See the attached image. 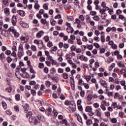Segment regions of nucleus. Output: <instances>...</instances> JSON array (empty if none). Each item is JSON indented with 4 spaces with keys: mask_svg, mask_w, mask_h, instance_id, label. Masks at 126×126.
Here are the masks:
<instances>
[{
    "mask_svg": "<svg viewBox=\"0 0 126 126\" xmlns=\"http://www.w3.org/2000/svg\"><path fill=\"white\" fill-rule=\"evenodd\" d=\"M64 8L65 10H67V9H70V8H71V6H70V5L69 4L65 5Z\"/></svg>",
    "mask_w": 126,
    "mask_h": 126,
    "instance_id": "obj_54",
    "label": "nucleus"
},
{
    "mask_svg": "<svg viewBox=\"0 0 126 126\" xmlns=\"http://www.w3.org/2000/svg\"><path fill=\"white\" fill-rule=\"evenodd\" d=\"M53 46V42L52 41H49L48 43H47V46L49 48H52V46Z\"/></svg>",
    "mask_w": 126,
    "mask_h": 126,
    "instance_id": "obj_63",
    "label": "nucleus"
},
{
    "mask_svg": "<svg viewBox=\"0 0 126 126\" xmlns=\"http://www.w3.org/2000/svg\"><path fill=\"white\" fill-rule=\"evenodd\" d=\"M2 106L3 108V109H4V110L7 109V105L6 104V103H5V102H4V101L2 102Z\"/></svg>",
    "mask_w": 126,
    "mask_h": 126,
    "instance_id": "obj_45",
    "label": "nucleus"
},
{
    "mask_svg": "<svg viewBox=\"0 0 126 126\" xmlns=\"http://www.w3.org/2000/svg\"><path fill=\"white\" fill-rule=\"evenodd\" d=\"M45 118L43 116L38 115L37 117L30 116L29 121L30 123H33L34 125H38L41 121H44Z\"/></svg>",
    "mask_w": 126,
    "mask_h": 126,
    "instance_id": "obj_2",
    "label": "nucleus"
},
{
    "mask_svg": "<svg viewBox=\"0 0 126 126\" xmlns=\"http://www.w3.org/2000/svg\"><path fill=\"white\" fill-rule=\"evenodd\" d=\"M38 67H39V68H44V63H38Z\"/></svg>",
    "mask_w": 126,
    "mask_h": 126,
    "instance_id": "obj_64",
    "label": "nucleus"
},
{
    "mask_svg": "<svg viewBox=\"0 0 126 126\" xmlns=\"http://www.w3.org/2000/svg\"><path fill=\"white\" fill-rule=\"evenodd\" d=\"M66 31L67 33H73V28L71 27H69L67 28Z\"/></svg>",
    "mask_w": 126,
    "mask_h": 126,
    "instance_id": "obj_19",
    "label": "nucleus"
},
{
    "mask_svg": "<svg viewBox=\"0 0 126 126\" xmlns=\"http://www.w3.org/2000/svg\"><path fill=\"white\" fill-rule=\"evenodd\" d=\"M85 111L88 113H90L93 111V109H92V107H91V106H88L86 107Z\"/></svg>",
    "mask_w": 126,
    "mask_h": 126,
    "instance_id": "obj_14",
    "label": "nucleus"
},
{
    "mask_svg": "<svg viewBox=\"0 0 126 126\" xmlns=\"http://www.w3.org/2000/svg\"><path fill=\"white\" fill-rule=\"evenodd\" d=\"M24 108L25 113H27L28 112V110H29V105L28 104H26L24 106Z\"/></svg>",
    "mask_w": 126,
    "mask_h": 126,
    "instance_id": "obj_37",
    "label": "nucleus"
},
{
    "mask_svg": "<svg viewBox=\"0 0 126 126\" xmlns=\"http://www.w3.org/2000/svg\"><path fill=\"white\" fill-rule=\"evenodd\" d=\"M80 96L81 97H84L85 96V92L84 91L81 90L80 92Z\"/></svg>",
    "mask_w": 126,
    "mask_h": 126,
    "instance_id": "obj_58",
    "label": "nucleus"
},
{
    "mask_svg": "<svg viewBox=\"0 0 126 126\" xmlns=\"http://www.w3.org/2000/svg\"><path fill=\"white\" fill-rule=\"evenodd\" d=\"M23 52H22V51H19L18 52L17 56L20 59H21V57H22V56H23Z\"/></svg>",
    "mask_w": 126,
    "mask_h": 126,
    "instance_id": "obj_50",
    "label": "nucleus"
},
{
    "mask_svg": "<svg viewBox=\"0 0 126 126\" xmlns=\"http://www.w3.org/2000/svg\"><path fill=\"white\" fill-rule=\"evenodd\" d=\"M75 117L76 118H77V120L78 121V122L79 123H81V124H83V122H82V118H81V116H80V115H79L77 113H75Z\"/></svg>",
    "mask_w": 126,
    "mask_h": 126,
    "instance_id": "obj_11",
    "label": "nucleus"
},
{
    "mask_svg": "<svg viewBox=\"0 0 126 126\" xmlns=\"http://www.w3.org/2000/svg\"><path fill=\"white\" fill-rule=\"evenodd\" d=\"M56 71H57V70H56V68H55V67H52L50 70V73L51 74H54V73H55Z\"/></svg>",
    "mask_w": 126,
    "mask_h": 126,
    "instance_id": "obj_47",
    "label": "nucleus"
},
{
    "mask_svg": "<svg viewBox=\"0 0 126 126\" xmlns=\"http://www.w3.org/2000/svg\"><path fill=\"white\" fill-rule=\"evenodd\" d=\"M90 14L92 15V16H94V15H96L97 14V12L95 11H91L90 12Z\"/></svg>",
    "mask_w": 126,
    "mask_h": 126,
    "instance_id": "obj_56",
    "label": "nucleus"
},
{
    "mask_svg": "<svg viewBox=\"0 0 126 126\" xmlns=\"http://www.w3.org/2000/svg\"><path fill=\"white\" fill-rule=\"evenodd\" d=\"M4 60H5V55L3 53H1L0 54V60L2 62Z\"/></svg>",
    "mask_w": 126,
    "mask_h": 126,
    "instance_id": "obj_20",
    "label": "nucleus"
},
{
    "mask_svg": "<svg viewBox=\"0 0 126 126\" xmlns=\"http://www.w3.org/2000/svg\"><path fill=\"white\" fill-rule=\"evenodd\" d=\"M100 31H99V30H96L95 31H94V35H95L96 36H99L100 35Z\"/></svg>",
    "mask_w": 126,
    "mask_h": 126,
    "instance_id": "obj_60",
    "label": "nucleus"
},
{
    "mask_svg": "<svg viewBox=\"0 0 126 126\" xmlns=\"http://www.w3.org/2000/svg\"><path fill=\"white\" fill-rule=\"evenodd\" d=\"M82 40L83 42H87L88 41V38H87V37H86V36H84L82 37Z\"/></svg>",
    "mask_w": 126,
    "mask_h": 126,
    "instance_id": "obj_61",
    "label": "nucleus"
},
{
    "mask_svg": "<svg viewBox=\"0 0 126 126\" xmlns=\"http://www.w3.org/2000/svg\"><path fill=\"white\" fill-rule=\"evenodd\" d=\"M6 61L7 63H11V62H12V59H11L10 57H8L6 58Z\"/></svg>",
    "mask_w": 126,
    "mask_h": 126,
    "instance_id": "obj_57",
    "label": "nucleus"
},
{
    "mask_svg": "<svg viewBox=\"0 0 126 126\" xmlns=\"http://www.w3.org/2000/svg\"><path fill=\"white\" fill-rule=\"evenodd\" d=\"M4 13L6 16H9L10 15V9L8 7H6L3 10Z\"/></svg>",
    "mask_w": 126,
    "mask_h": 126,
    "instance_id": "obj_7",
    "label": "nucleus"
},
{
    "mask_svg": "<svg viewBox=\"0 0 126 126\" xmlns=\"http://www.w3.org/2000/svg\"><path fill=\"white\" fill-rule=\"evenodd\" d=\"M63 76L64 79H67V78H68V74L66 73H63Z\"/></svg>",
    "mask_w": 126,
    "mask_h": 126,
    "instance_id": "obj_53",
    "label": "nucleus"
},
{
    "mask_svg": "<svg viewBox=\"0 0 126 126\" xmlns=\"http://www.w3.org/2000/svg\"><path fill=\"white\" fill-rule=\"evenodd\" d=\"M51 53H56L57 51H58V47L57 46H54L53 47L51 48L50 50Z\"/></svg>",
    "mask_w": 126,
    "mask_h": 126,
    "instance_id": "obj_22",
    "label": "nucleus"
},
{
    "mask_svg": "<svg viewBox=\"0 0 126 126\" xmlns=\"http://www.w3.org/2000/svg\"><path fill=\"white\" fill-rule=\"evenodd\" d=\"M101 104L105 106H110V103L109 102H107V101L103 100L101 102Z\"/></svg>",
    "mask_w": 126,
    "mask_h": 126,
    "instance_id": "obj_29",
    "label": "nucleus"
},
{
    "mask_svg": "<svg viewBox=\"0 0 126 126\" xmlns=\"http://www.w3.org/2000/svg\"><path fill=\"white\" fill-rule=\"evenodd\" d=\"M43 35H44V32L40 31L36 34V38H41Z\"/></svg>",
    "mask_w": 126,
    "mask_h": 126,
    "instance_id": "obj_18",
    "label": "nucleus"
},
{
    "mask_svg": "<svg viewBox=\"0 0 126 126\" xmlns=\"http://www.w3.org/2000/svg\"><path fill=\"white\" fill-rule=\"evenodd\" d=\"M45 56H46V57H47V60H48V59H49V58H50V57H52V56H50V52H49V51H45Z\"/></svg>",
    "mask_w": 126,
    "mask_h": 126,
    "instance_id": "obj_51",
    "label": "nucleus"
},
{
    "mask_svg": "<svg viewBox=\"0 0 126 126\" xmlns=\"http://www.w3.org/2000/svg\"><path fill=\"white\" fill-rule=\"evenodd\" d=\"M46 114L47 116H50L51 114H52V108H51V107L48 108L47 110L46 111Z\"/></svg>",
    "mask_w": 126,
    "mask_h": 126,
    "instance_id": "obj_21",
    "label": "nucleus"
},
{
    "mask_svg": "<svg viewBox=\"0 0 126 126\" xmlns=\"http://www.w3.org/2000/svg\"><path fill=\"white\" fill-rule=\"evenodd\" d=\"M95 113L96 117H98V118L102 117V112H101V109L100 108L96 109L95 110Z\"/></svg>",
    "mask_w": 126,
    "mask_h": 126,
    "instance_id": "obj_9",
    "label": "nucleus"
},
{
    "mask_svg": "<svg viewBox=\"0 0 126 126\" xmlns=\"http://www.w3.org/2000/svg\"><path fill=\"white\" fill-rule=\"evenodd\" d=\"M98 31H103L104 30V25H99L97 26Z\"/></svg>",
    "mask_w": 126,
    "mask_h": 126,
    "instance_id": "obj_34",
    "label": "nucleus"
},
{
    "mask_svg": "<svg viewBox=\"0 0 126 126\" xmlns=\"http://www.w3.org/2000/svg\"><path fill=\"white\" fill-rule=\"evenodd\" d=\"M2 2L3 5H7L9 2V0H2Z\"/></svg>",
    "mask_w": 126,
    "mask_h": 126,
    "instance_id": "obj_39",
    "label": "nucleus"
},
{
    "mask_svg": "<svg viewBox=\"0 0 126 126\" xmlns=\"http://www.w3.org/2000/svg\"><path fill=\"white\" fill-rule=\"evenodd\" d=\"M69 108L72 112H74V111H75V104L73 102L69 105Z\"/></svg>",
    "mask_w": 126,
    "mask_h": 126,
    "instance_id": "obj_13",
    "label": "nucleus"
},
{
    "mask_svg": "<svg viewBox=\"0 0 126 126\" xmlns=\"http://www.w3.org/2000/svg\"><path fill=\"white\" fill-rule=\"evenodd\" d=\"M113 53L114 56H116L117 57L120 54V51H119V50H116L113 52Z\"/></svg>",
    "mask_w": 126,
    "mask_h": 126,
    "instance_id": "obj_62",
    "label": "nucleus"
},
{
    "mask_svg": "<svg viewBox=\"0 0 126 126\" xmlns=\"http://www.w3.org/2000/svg\"><path fill=\"white\" fill-rule=\"evenodd\" d=\"M43 40L45 41V42H46V43H48V42L50 41V37L48 35L45 36L43 37Z\"/></svg>",
    "mask_w": 126,
    "mask_h": 126,
    "instance_id": "obj_35",
    "label": "nucleus"
},
{
    "mask_svg": "<svg viewBox=\"0 0 126 126\" xmlns=\"http://www.w3.org/2000/svg\"><path fill=\"white\" fill-rule=\"evenodd\" d=\"M93 107L95 108V109H98L100 107V104L98 103V102H95L94 103Z\"/></svg>",
    "mask_w": 126,
    "mask_h": 126,
    "instance_id": "obj_41",
    "label": "nucleus"
},
{
    "mask_svg": "<svg viewBox=\"0 0 126 126\" xmlns=\"http://www.w3.org/2000/svg\"><path fill=\"white\" fill-rule=\"evenodd\" d=\"M20 25H21V27L23 28H29V25L28 24L23 22L22 21L20 22Z\"/></svg>",
    "mask_w": 126,
    "mask_h": 126,
    "instance_id": "obj_8",
    "label": "nucleus"
},
{
    "mask_svg": "<svg viewBox=\"0 0 126 126\" xmlns=\"http://www.w3.org/2000/svg\"><path fill=\"white\" fill-rule=\"evenodd\" d=\"M75 22L78 24L77 26V28H79V29H80V28H81V25L80 24L82 22H81V21L79 20V19H76Z\"/></svg>",
    "mask_w": 126,
    "mask_h": 126,
    "instance_id": "obj_15",
    "label": "nucleus"
},
{
    "mask_svg": "<svg viewBox=\"0 0 126 126\" xmlns=\"http://www.w3.org/2000/svg\"><path fill=\"white\" fill-rule=\"evenodd\" d=\"M48 60L51 62L52 65H56V64H58V62L53 58V57H49Z\"/></svg>",
    "mask_w": 126,
    "mask_h": 126,
    "instance_id": "obj_5",
    "label": "nucleus"
},
{
    "mask_svg": "<svg viewBox=\"0 0 126 126\" xmlns=\"http://www.w3.org/2000/svg\"><path fill=\"white\" fill-rule=\"evenodd\" d=\"M65 59L66 60H71L72 59V57L71 56V54L70 53H67L65 55Z\"/></svg>",
    "mask_w": 126,
    "mask_h": 126,
    "instance_id": "obj_23",
    "label": "nucleus"
},
{
    "mask_svg": "<svg viewBox=\"0 0 126 126\" xmlns=\"http://www.w3.org/2000/svg\"><path fill=\"white\" fill-rule=\"evenodd\" d=\"M93 19L94 20H95V21H99L100 20V17H99L98 16L96 15L93 17Z\"/></svg>",
    "mask_w": 126,
    "mask_h": 126,
    "instance_id": "obj_48",
    "label": "nucleus"
},
{
    "mask_svg": "<svg viewBox=\"0 0 126 126\" xmlns=\"http://www.w3.org/2000/svg\"><path fill=\"white\" fill-rule=\"evenodd\" d=\"M120 72H121V74H124V73H126V67H125V68H122V69H121L120 70Z\"/></svg>",
    "mask_w": 126,
    "mask_h": 126,
    "instance_id": "obj_42",
    "label": "nucleus"
},
{
    "mask_svg": "<svg viewBox=\"0 0 126 126\" xmlns=\"http://www.w3.org/2000/svg\"><path fill=\"white\" fill-rule=\"evenodd\" d=\"M117 65L121 68H126V65H125V63H123V61H119L117 63Z\"/></svg>",
    "mask_w": 126,
    "mask_h": 126,
    "instance_id": "obj_10",
    "label": "nucleus"
},
{
    "mask_svg": "<svg viewBox=\"0 0 126 126\" xmlns=\"http://www.w3.org/2000/svg\"><path fill=\"white\" fill-rule=\"evenodd\" d=\"M113 62H114V58H112V57H109L108 59H107V60L106 61V63H113Z\"/></svg>",
    "mask_w": 126,
    "mask_h": 126,
    "instance_id": "obj_24",
    "label": "nucleus"
},
{
    "mask_svg": "<svg viewBox=\"0 0 126 126\" xmlns=\"http://www.w3.org/2000/svg\"><path fill=\"white\" fill-rule=\"evenodd\" d=\"M73 102H71L69 100H66L64 102L65 105H66V106H69L70 105H71L72 103Z\"/></svg>",
    "mask_w": 126,
    "mask_h": 126,
    "instance_id": "obj_44",
    "label": "nucleus"
},
{
    "mask_svg": "<svg viewBox=\"0 0 126 126\" xmlns=\"http://www.w3.org/2000/svg\"><path fill=\"white\" fill-rule=\"evenodd\" d=\"M22 76L24 78H28L29 77V74L27 72H25L22 74Z\"/></svg>",
    "mask_w": 126,
    "mask_h": 126,
    "instance_id": "obj_43",
    "label": "nucleus"
},
{
    "mask_svg": "<svg viewBox=\"0 0 126 126\" xmlns=\"http://www.w3.org/2000/svg\"><path fill=\"white\" fill-rule=\"evenodd\" d=\"M77 44L78 45H82V41H81V39L80 38H77Z\"/></svg>",
    "mask_w": 126,
    "mask_h": 126,
    "instance_id": "obj_52",
    "label": "nucleus"
},
{
    "mask_svg": "<svg viewBox=\"0 0 126 126\" xmlns=\"http://www.w3.org/2000/svg\"><path fill=\"white\" fill-rule=\"evenodd\" d=\"M99 82L101 86H103L104 88H108V85L107 84V82H106V81L103 79H100Z\"/></svg>",
    "mask_w": 126,
    "mask_h": 126,
    "instance_id": "obj_6",
    "label": "nucleus"
},
{
    "mask_svg": "<svg viewBox=\"0 0 126 126\" xmlns=\"http://www.w3.org/2000/svg\"><path fill=\"white\" fill-rule=\"evenodd\" d=\"M120 84L122 86H125L126 85V80L123 79L120 81Z\"/></svg>",
    "mask_w": 126,
    "mask_h": 126,
    "instance_id": "obj_55",
    "label": "nucleus"
},
{
    "mask_svg": "<svg viewBox=\"0 0 126 126\" xmlns=\"http://www.w3.org/2000/svg\"><path fill=\"white\" fill-rule=\"evenodd\" d=\"M17 13L19 14L20 16H22V17L25 16V15H26L25 11L21 10H18Z\"/></svg>",
    "mask_w": 126,
    "mask_h": 126,
    "instance_id": "obj_17",
    "label": "nucleus"
},
{
    "mask_svg": "<svg viewBox=\"0 0 126 126\" xmlns=\"http://www.w3.org/2000/svg\"><path fill=\"white\" fill-rule=\"evenodd\" d=\"M93 99V95L91 94H89L86 97L87 101H90Z\"/></svg>",
    "mask_w": 126,
    "mask_h": 126,
    "instance_id": "obj_16",
    "label": "nucleus"
},
{
    "mask_svg": "<svg viewBox=\"0 0 126 126\" xmlns=\"http://www.w3.org/2000/svg\"><path fill=\"white\" fill-rule=\"evenodd\" d=\"M19 51H20V52H22V53H24V48L23 47V44H20L19 46Z\"/></svg>",
    "mask_w": 126,
    "mask_h": 126,
    "instance_id": "obj_25",
    "label": "nucleus"
},
{
    "mask_svg": "<svg viewBox=\"0 0 126 126\" xmlns=\"http://www.w3.org/2000/svg\"><path fill=\"white\" fill-rule=\"evenodd\" d=\"M30 72H31V73H33L34 74H35V73H36L35 70H34V69H33L32 66H31L30 67Z\"/></svg>",
    "mask_w": 126,
    "mask_h": 126,
    "instance_id": "obj_49",
    "label": "nucleus"
},
{
    "mask_svg": "<svg viewBox=\"0 0 126 126\" xmlns=\"http://www.w3.org/2000/svg\"><path fill=\"white\" fill-rule=\"evenodd\" d=\"M84 56L83 55H77V60H80V61H83V58Z\"/></svg>",
    "mask_w": 126,
    "mask_h": 126,
    "instance_id": "obj_36",
    "label": "nucleus"
},
{
    "mask_svg": "<svg viewBox=\"0 0 126 126\" xmlns=\"http://www.w3.org/2000/svg\"><path fill=\"white\" fill-rule=\"evenodd\" d=\"M11 91H12V88H11V87L6 88L5 89V92H7L8 93H11Z\"/></svg>",
    "mask_w": 126,
    "mask_h": 126,
    "instance_id": "obj_32",
    "label": "nucleus"
},
{
    "mask_svg": "<svg viewBox=\"0 0 126 126\" xmlns=\"http://www.w3.org/2000/svg\"><path fill=\"white\" fill-rule=\"evenodd\" d=\"M91 21V18L89 15L86 16V21L87 23H89L90 21Z\"/></svg>",
    "mask_w": 126,
    "mask_h": 126,
    "instance_id": "obj_27",
    "label": "nucleus"
},
{
    "mask_svg": "<svg viewBox=\"0 0 126 126\" xmlns=\"http://www.w3.org/2000/svg\"><path fill=\"white\" fill-rule=\"evenodd\" d=\"M16 22H17V19H16V16L13 15L12 17V23L13 26H15L16 25Z\"/></svg>",
    "mask_w": 126,
    "mask_h": 126,
    "instance_id": "obj_12",
    "label": "nucleus"
},
{
    "mask_svg": "<svg viewBox=\"0 0 126 126\" xmlns=\"http://www.w3.org/2000/svg\"><path fill=\"white\" fill-rule=\"evenodd\" d=\"M61 125H67V121L66 119H63L62 121L60 122Z\"/></svg>",
    "mask_w": 126,
    "mask_h": 126,
    "instance_id": "obj_33",
    "label": "nucleus"
},
{
    "mask_svg": "<svg viewBox=\"0 0 126 126\" xmlns=\"http://www.w3.org/2000/svg\"><path fill=\"white\" fill-rule=\"evenodd\" d=\"M79 19V20H80V21H81V22L82 21V22L83 21H84L85 18H84V16H83V15H81L79 16V19Z\"/></svg>",
    "mask_w": 126,
    "mask_h": 126,
    "instance_id": "obj_46",
    "label": "nucleus"
},
{
    "mask_svg": "<svg viewBox=\"0 0 126 126\" xmlns=\"http://www.w3.org/2000/svg\"><path fill=\"white\" fill-rule=\"evenodd\" d=\"M87 126H90L91 125H92L93 124V122H92V120L91 119L87 120L86 122Z\"/></svg>",
    "mask_w": 126,
    "mask_h": 126,
    "instance_id": "obj_26",
    "label": "nucleus"
},
{
    "mask_svg": "<svg viewBox=\"0 0 126 126\" xmlns=\"http://www.w3.org/2000/svg\"><path fill=\"white\" fill-rule=\"evenodd\" d=\"M57 55L58 57H63V52L61 50H58L57 52Z\"/></svg>",
    "mask_w": 126,
    "mask_h": 126,
    "instance_id": "obj_31",
    "label": "nucleus"
},
{
    "mask_svg": "<svg viewBox=\"0 0 126 126\" xmlns=\"http://www.w3.org/2000/svg\"><path fill=\"white\" fill-rule=\"evenodd\" d=\"M116 66V63H113L109 67L108 70L111 71V70H113V68Z\"/></svg>",
    "mask_w": 126,
    "mask_h": 126,
    "instance_id": "obj_30",
    "label": "nucleus"
},
{
    "mask_svg": "<svg viewBox=\"0 0 126 126\" xmlns=\"http://www.w3.org/2000/svg\"><path fill=\"white\" fill-rule=\"evenodd\" d=\"M87 49L90 51H92V50H93V45L92 44L88 45Z\"/></svg>",
    "mask_w": 126,
    "mask_h": 126,
    "instance_id": "obj_59",
    "label": "nucleus"
},
{
    "mask_svg": "<svg viewBox=\"0 0 126 126\" xmlns=\"http://www.w3.org/2000/svg\"><path fill=\"white\" fill-rule=\"evenodd\" d=\"M20 39L22 43L24 44V43H27V42H28V40H29V37L27 36H22L20 38Z\"/></svg>",
    "mask_w": 126,
    "mask_h": 126,
    "instance_id": "obj_3",
    "label": "nucleus"
},
{
    "mask_svg": "<svg viewBox=\"0 0 126 126\" xmlns=\"http://www.w3.org/2000/svg\"><path fill=\"white\" fill-rule=\"evenodd\" d=\"M111 123H112V124H117L118 122V120H117V118H113L111 119L110 120Z\"/></svg>",
    "mask_w": 126,
    "mask_h": 126,
    "instance_id": "obj_38",
    "label": "nucleus"
},
{
    "mask_svg": "<svg viewBox=\"0 0 126 126\" xmlns=\"http://www.w3.org/2000/svg\"><path fill=\"white\" fill-rule=\"evenodd\" d=\"M8 31L9 32H12V33H14L15 32V29L13 27H10L8 29Z\"/></svg>",
    "mask_w": 126,
    "mask_h": 126,
    "instance_id": "obj_40",
    "label": "nucleus"
},
{
    "mask_svg": "<svg viewBox=\"0 0 126 126\" xmlns=\"http://www.w3.org/2000/svg\"><path fill=\"white\" fill-rule=\"evenodd\" d=\"M31 49L32 52H37V47L35 45H31Z\"/></svg>",
    "mask_w": 126,
    "mask_h": 126,
    "instance_id": "obj_28",
    "label": "nucleus"
},
{
    "mask_svg": "<svg viewBox=\"0 0 126 126\" xmlns=\"http://www.w3.org/2000/svg\"><path fill=\"white\" fill-rule=\"evenodd\" d=\"M101 6L103 9H100L99 12L100 17L102 18V19H106V18H107L108 14L106 13V11H108V13L110 15H112V13L114 12V10L112 8L110 9V8L107 6V3L105 1H103L101 3Z\"/></svg>",
    "mask_w": 126,
    "mask_h": 126,
    "instance_id": "obj_1",
    "label": "nucleus"
},
{
    "mask_svg": "<svg viewBox=\"0 0 126 126\" xmlns=\"http://www.w3.org/2000/svg\"><path fill=\"white\" fill-rule=\"evenodd\" d=\"M112 106L114 107V109H118L119 110H121V109H123L122 105L120 104H118V102H113Z\"/></svg>",
    "mask_w": 126,
    "mask_h": 126,
    "instance_id": "obj_4",
    "label": "nucleus"
}]
</instances>
